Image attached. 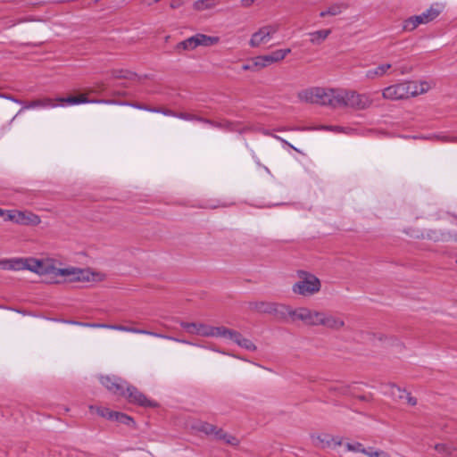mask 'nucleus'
Instances as JSON below:
<instances>
[{"label": "nucleus", "instance_id": "obj_1", "mask_svg": "<svg viewBox=\"0 0 457 457\" xmlns=\"http://www.w3.org/2000/svg\"><path fill=\"white\" fill-rule=\"evenodd\" d=\"M34 273L38 275H54V277H64L65 281L69 282H89L96 280V274L87 269L79 268H56L49 261L38 260L35 266Z\"/></svg>", "mask_w": 457, "mask_h": 457}, {"label": "nucleus", "instance_id": "obj_2", "mask_svg": "<svg viewBox=\"0 0 457 457\" xmlns=\"http://www.w3.org/2000/svg\"><path fill=\"white\" fill-rule=\"evenodd\" d=\"M429 88L427 81H405L385 87L382 96L386 100L397 101L427 93Z\"/></svg>", "mask_w": 457, "mask_h": 457}, {"label": "nucleus", "instance_id": "obj_3", "mask_svg": "<svg viewBox=\"0 0 457 457\" xmlns=\"http://www.w3.org/2000/svg\"><path fill=\"white\" fill-rule=\"evenodd\" d=\"M296 276L299 280L292 286L294 294L308 297L320 292L321 283L314 274L305 270H298Z\"/></svg>", "mask_w": 457, "mask_h": 457}, {"label": "nucleus", "instance_id": "obj_4", "mask_svg": "<svg viewBox=\"0 0 457 457\" xmlns=\"http://www.w3.org/2000/svg\"><path fill=\"white\" fill-rule=\"evenodd\" d=\"M285 319L289 317L292 322L302 321L303 324L310 327H318L320 311L307 307L292 308L289 305L283 307Z\"/></svg>", "mask_w": 457, "mask_h": 457}, {"label": "nucleus", "instance_id": "obj_5", "mask_svg": "<svg viewBox=\"0 0 457 457\" xmlns=\"http://www.w3.org/2000/svg\"><path fill=\"white\" fill-rule=\"evenodd\" d=\"M340 95L342 100H340L339 106L349 107L354 110H365L372 104L369 95L360 94L354 90L341 89Z\"/></svg>", "mask_w": 457, "mask_h": 457}, {"label": "nucleus", "instance_id": "obj_6", "mask_svg": "<svg viewBox=\"0 0 457 457\" xmlns=\"http://www.w3.org/2000/svg\"><path fill=\"white\" fill-rule=\"evenodd\" d=\"M341 88L318 87L316 93V104L328 105L333 108L339 107L342 96Z\"/></svg>", "mask_w": 457, "mask_h": 457}, {"label": "nucleus", "instance_id": "obj_7", "mask_svg": "<svg viewBox=\"0 0 457 457\" xmlns=\"http://www.w3.org/2000/svg\"><path fill=\"white\" fill-rule=\"evenodd\" d=\"M4 220L12 221L19 225L36 226L41 222L40 217L31 212L8 210Z\"/></svg>", "mask_w": 457, "mask_h": 457}, {"label": "nucleus", "instance_id": "obj_8", "mask_svg": "<svg viewBox=\"0 0 457 457\" xmlns=\"http://www.w3.org/2000/svg\"><path fill=\"white\" fill-rule=\"evenodd\" d=\"M291 53L290 48L278 49L269 54L259 55L253 58V66L257 69L265 68L274 62H278L285 59V57Z\"/></svg>", "mask_w": 457, "mask_h": 457}, {"label": "nucleus", "instance_id": "obj_9", "mask_svg": "<svg viewBox=\"0 0 457 457\" xmlns=\"http://www.w3.org/2000/svg\"><path fill=\"white\" fill-rule=\"evenodd\" d=\"M100 382L110 393L119 396L126 395L128 382L121 378L114 375L102 376Z\"/></svg>", "mask_w": 457, "mask_h": 457}, {"label": "nucleus", "instance_id": "obj_10", "mask_svg": "<svg viewBox=\"0 0 457 457\" xmlns=\"http://www.w3.org/2000/svg\"><path fill=\"white\" fill-rule=\"evenodd\" d=\"M283 307H287V305L271 302H252L249 303V308L252 311L259 313L275 314L281 319H285V310Z\"/></svg>", "mask_w": 457, "mask_h": 457}, {"label": "nucleus", "instance_id": "obj_11", "mask_svg": "<svg viewBox=\"0 0 457 457\" xmlns=\"http://www.w3.org/2000/svg\"><path fill=\"white\" fill-rule=\"evenodd\" d=\"M278 30V25L277 24L263 26L252 35L249 45L252 47H257L263 43H267Z\"/></svg>", "mask_w": 457, "mask_h": 457}, {"label": "nucleus", "instance_id": "obj_12", "mask_svg": "<svg viewBox=\"0 0 457 457\" xmlns=\"http://www.w3.org/2000/svg\"><path fill=\"white\" fill-rule=\"evenodd\" d=\"M319 326L338 331L345 327V323L341 316L320 311Z\"/></svg>", "mask_w": 457, "mask_h": 457}, {"label": "nucleus", "instance_id": "obj_13", "mask_svg": "<svg viewBox=\"0 0 457 457\" xmlns=\"http://www.w3.org/2000/svg\"><path fill=\"white\" fill-rule=\"evenodd\" d=\"M126 395H121L125 397L129 403H136L141 406H152L153 403L149 401L146 396L137 390V387L131 385H127L125 389Z\"/></svg>", "mask_w": 457, "mask_h": 457}, {"label": "nucleus", "instance_id": "obj_14", "mask_svg": "<svg viewBox=\"0 0 457 457\" xmlns=\"http://www.w3.org/2000/svg\"><path fill=\"white\" fill-rule=\"evenodd\" d=\"M205 124H208V125H210V126H212L213 128L221 129V130L226 131V132L244 133V132H245V131H247L249 129L246 127L244 128V129H240L238 127V123L237 122L230 121L228 120H221L220 121H214V120H209V122H205Z\"/></svg>", "mask_w": 457, "mask_h": 457}, {"label": "nucleus", "instance_id": "obj_15", "mask_svg": "<svg viewBox=\"0 0 457 457\" xmlns=\"http://www.w3.org/2000/svg\"><path fill=\"white\" fill-rule=\"evenodd\" d=\"M58 105L54 103V99L49 98V97H45V98L37 99L29 104H23L22 108L19 111L18 113H21L24 110H30V109H36V108L50 109V108H55Z\"/></svg>", "mask_w": 457, "mask_h": 457}, {"label": "nucleus", "instance_id": "obj_16", "mask_svg": "<svg viewBox=\"0 0 457 457\" xmlns=\"http://www.w3.org/2000/svg\"><path fill=\"white\" fill-rule=\"evenodd\" d=\"M110 329L122 331V332H128V333L147 335V336H151V337H166V336L163 334H159V333L145 330V329L136 328L133 327H127V326H122V325H112V327H110Z\"/></svg>", "mask_w": 457, "mask_h": 457}, {"label": "nucleus", "instance_id": "obj_17", "mask_svg": "<svg viewBox=\"0 0 457 457\" xmlns=\"http://www.w3.org/2000/svg\"><path fill=\"white\" fill-rule=\"evenodd\" d=\"M382 393L392 397L394 400H403L406 395V390L402 389L395 384H386L381 387Z\"/></svg>", "mask_w": 457, "mask_h": 457}, {"label": "nucleus", "instance_id": "obj_18", "mask_svg": "<svg viewBox=\"0 0 457 457\" xmlns=\"http://www.w3.org/2000/svg\"><path fill=\"white\" fill-rule=\"evenodd\" d=\"M0 269L14 271L24 270L23 258L15 257L0 260Z\"/></svg>", "mask_w": 457, "mask_h": 457}, {"label": "nucleus", "instance_id": "obj_19", "mask_svg": "<svg viewBox=\"0 0 457 457\" xmlns=\"http://www.w3.org/2000/svg\"><path fill=\"white\" fill-rule=\"evenodd\" d=\"M390 63H381L375 68L370 69L365 72V78L370 80H373L385 76L387 71L391 69Z\"/></svg>", "mask_w": 457, "mask_h": 457}, {"label": "nucleus", "instance_id": "obj_20", "mask_svg": "<svg viewBox=\"0 0 457 457\" xmlns=\"http://www.w3.org/2000/svg\"><path fill=\"white\" fill-rule=\"evenodd\" d=\"M239 347L244 348L250 352L256 351L257 347L253 342L248 338L244 337L238 331H235L234 336L231 339Z\"/></svg>", "mask_w": 457, "mask_h": 457}, {"label": "nucleus", "instance_id": "obj_21", "mask_svg": "<svg viewBox=\"0 0 457 457\" xmlns=\"http://www.w3.org/2000/svg\"><path fill=\"white\" fill-rule=\"evenodd\" d=\"M444 10V5L440 3H435L428 9L421 12L427 23L434 21Z\"/></svg>", "mask_w": 457, "mask_h": 457}, {"label": "nucleus", "instance_id": "obj_22", "mask_svg": "<svg viewBox=\"0 0 457 457\" xmlns=\"http://www.w3.org/2000/svg\"><path fill=\"white\" fill-rule=\"evenodd\" d=\"M420 24H427L425 21L423 16L421 14L414 15L403 22V29L407 31H412L414 30Z\"/></svg>", "mask_w": 457, "mask_h": 457}, {"label": "nucleus", "instance_id": "obj_23", "mask_svg": "<svg viewBox=\"0 0 457 457\" xmlns=\"http://www.w3.org/2000/svg\"><path fill=\"white\" fill-rule=\"evenodd\" d=\"M317 91L318 87H312L305 90H302L297 94V97L301 102L315 104Z\"/></svg>", "mask_w": 457, "mask_h": 457}, {"label": "nucleus", "instance_id": "obj_24", "mask_svg": "<svg viewBox=\"0 0 457 457\" xmlns=\"http://www.w3.org/2000/svg\"><path fill=\"white\" fill-rule=\"evenodd\" d=\"M197 46H199L198 33L179 42L177 46V48L188 51V50H194Z\"/></svg>", "mask_w": 457, "mask_h": 457}, {"label": "nucleus", "instance_id": "obj_25", "mask_svg": "<svg viewBox=\"0 0 457 457\" xmlns=\"http://www.w3.org/2000/svg\"><path fill=\"white\" fill-rule=\"evenodd\" d=\"M193 428L199 432L204 433L205 435H212L214 436L218 431L217 427L205 421H198L193 426Z\"/></svg>", "mask_w": 457, "mask_h": 457}, {"label": "nucleus", "instance_id": "obj_26", "mask_svg": "<svg viewBox=\"0 0 457 457\" xmlns=\"http://www.w3.org/2000/svg\"><path fill=\"white\" fill-rule=\"evenodd\" d=\"M331 33V29H321L314 32H311L309 35L311 37L310 41L313 45L321 44Z\"/></svg>", "mask_w": 457, "mask_h": 457}, {"label": "nucleus", "instance_id": "obj_27", "mask_svg": "<svg viewBox=\"0 0 457 457\" xmlns=\"http://www.w3.org/2000/svg\"><path fill=\"white\" fill-rule=\"evenodd\" d=\"M56 100L59 102L67 104L69 105L89 104V99L85 95H80L79 96L60 97V98H57Z\"/></svg>", "mask_w": 457, "mask_h": 457}, {"label": "nucleus", "instance_id": "obj_28", "mask_svg": "<svg viewBox=\"0 0 457 457\" xmlns=\"http://www.w3.org/2000/svg\"><path fill=\"white\" fill-rule=\"evenodd\" d=\"M236 330L229 329L224 326L220 327H213L212 333L213 335L212 337H223V338H228L232 339L234 333Z\"/></svg>", "mask_w": 457, "mask_h": 457}, {"label": "nucleus", "instance_id": "obj_29", "mask_svg": "<svg viewBox=\"0 0 457 457\" xmlns=\"http://www.w3.org/2000/svg\"><path fill=\"white\" fill-rule=\"evenodd\" d=\"M345 8H346V5H345L343 4H336L329 6L326 10L321 11L320 12V17H325L327 15L335 16V15L340 14L343 12V10H345Z\"/></svg>", "mask_w": 457, "mask_h": 457}, {"label": "nucleus", "instance_id": "obj_30", "mask_svg": "<svg viewBox=\"0 0 457 457\" xmlns=\"http://www.w3.org/2000/svg\"><path fill=\"white\" fill-rule=\"evenodd\" d=\"M199 46H211L220 42L219 37L207 36L198 33Z\"/></svg>", "mask_w": 457, "mask_h": 457}, {"label": "nucleus", "instance_id": "obj_31", "mask_svg": "<svg viewBox=\"0 0 457 457\" xmlns=\"http://www.w3.org/2000/svg\"><path fill=\"white\" fill-rule=\"evenodd\" d=\"M218 3V0H197L195 2L194 7L197 11H204L213 8Z\"/></svg>", "mask_w": 457, "mask_h": 457}, {"label": "nucleus", "instance_id": "obj_32", "mask_svg": "<svg viewBox=\"0 0 457 457\" xmlns=\"http://www.w3.org/2000/svg\"><path fill=\"white\" fill-rule=\"evenodd\" d=\"M315 129H321V130L331 131L334 133H345V134H351L352 132L354 131V129L352 128L341 127V126H320L319 128H316Z\"/></svg>", "mask_w": 457, "mask_h": 457}, {"label": "nucleus", "instance_id": "obj_33", "mask_svg": "<svg viewBox=\"0 0 457 457\" xmlns=\"http://www.w3.org/2000/svg\"><path fill=\"white\" fill-rule=\"evenodd\" d=\"M89 409L91 411L93 410H96V413L103 417V418H105L109 420H114V416H115V412L116 411H111L110 409L108 408H105V407H95V406H89Z\"/></svg>", "mask_w": 457, "mask_h": 457}, {"label": "nucleus", "instance_id": "obj_34", "mask_svg": "<svg viewBox=\"0 0 457 457\" xmlns=\"http://www.w3.org/2000/svg\"><path fill=\"white\" fill-rule=\"evenodd\" d=\"M215 438L217 439H220V440H223L225 441L227 444L228 445H236L238 444V440L237 437L229 435V434H227L225 432H223L221 429H219L218 428V431L215 435Z\"/></svg>", "mask_w": 457, "mask_h": 457}, {"label": "nucleus", "instance_id": "obj_35", "mask_svg": "<svg viewBox=\"0 0 457 457\" xmlns=\"http://www.w3.org/2000/svg\"><path fill=\"white\" fill-rule=\"evenodd\" d=\"M345 448L349 452L361 453L367 456V453L370 451V447L365 448L362 444L359 442L347 443Z\"/></svg>", "mask_w": 457, "mask_h": 457}, {"label": "nucleus", "instance_id": "obj_36", "mask_svg": "<svg viewBox=\"0 0 457 457\" xmlns=\"http://www.w3.org/2000/svg\"><path fill=\"white\" fill-rule=\"evenodd\" d=\"M177 118L180 119V120H188V121L195 120V121H199V122H202L204 124H205V122H209V119H205V118H203V117H200L197 115H193V114H189V113H186V112H179V114L177 115Z\"/></svg>", "mask_w": 457, "mask_h": 457}, {"label": "nucleus", "instance_id": "obj_37", "mask_svg": "<svg viewBox=\"0 0 457 457\" xmlns=\"http://www.w3.org/2000/svg\"><path fill=\"white\" fill-rule=\"evenodd\" d=\"M212 328L213 326L200 323V325L198 326V330L195 331V335L212 337V336L213 335Z\"/></svg>", "mask_w": 457, "mask_h": 457}, {"label": "nucleus", "instance_id": "obj_38", "mask_svg": "<svg viewBox=\"0 0 457 457\" xmlns=\"http://www.w3.org/2000/svg\"><path fill=\"white\" fill-rule=\"evenodd\" d=\"M113 420H116L120 423H122V424H125L128 426L134 424V420L130 416H129L125 413L118 412V411L115 412Z\"/></svg>", "mask_w": 457, "mask_h": 457}, {"label": "nucleus", "instance_id": "obj_39", "mask_svg": "<svg viewBox=\"0 0 457 457\" xmlns=\"http://www.w3.org/2000/svg\"><path fill=\"white\" fill-rule=\"evenodd\" d=\"M112 76L115 79H132L136 74L129 71L113 70L112 71Z\"/></svg>", "mask_w": 457, "mask_h": 457}, {"label": "nucleus", "instance_id": "obj_40", "mask_svg": "<svg viewBox=\"0 0 457 457\" xmlns=\"http://www.w3.org/2000/svg\"><path fill=\"white\" fill-rule=\"evenodd\" d=\"M200 325V323H195V322H185V321H181L180 322V326L189 334H194L195 335V331L198 330V326Z\"/></svg>", "mask_w": 457, "mask_h": 457}, {"label": "nucleus", "instance_id": "obj_41", "mask_svg": "<svg viewBox=\"0 0 457 457\" xmlns=\"http://www.w3.org/2000/svg\"><path fill=\"white\" fill-rule=\"evenodd\" d=\"M119 104H120V105H129V106H131V107H133L135 109L143 110V111H146V112H157L156 108H154V107H147L145 105H143V104H136V103H119Z\"/></svg>", "mask_w": 457, "mask_h": 457}, {"label": "nucleus", "instance_id": "obj_42", "mask_svg": "<svg viewBox=\"0 0 457 457\" xmlns=\"http://www.w3.org/2000/svg\"><path fill=\"white\" fill-rule=\"evenodd\" d=\"M368 457H391L390 454L383 450L375 449L374 447H370L369 453H367Z\"/></svg>", "mask_w": 457, "mask_h": 457}, {"label": "nucleus", "instance_id": "obj_43", "mask_svg": "<svg viewBox=\"0 0 457 457\" xmlns=\"http://www.w3.org/2000/svg\"><path fill=\"white\" fill-rule=\"evenodd\" d=\"M37 262V259L36 258H23L24 270H28L29 271L34 272Z\"/></svg>", "mask_w": 457, "mask_h": 457}, {"label": "nucleus", "instance_id": "obj_44", "mask_svg": "<svg viewBox=\"0 0 457 457\" xmlns=\"http://www.w3.org/2000/svg\"><path fill=\"white\" fill-rule=\"evenodd\" d=\"M433 137L443 142L457 143V137H449L443 134H436L434 135Z\"/></svg>", "mask_w": 457, "mask_h": 457}, {"label": "nucleus", "instance_id": "obj_45", "mask_svg": "<svg viewBox=\"0 0 457 457\" xmlns=\"http://www.w3.org/2000/svg\"><path fill=\"white\" fill-rule=\"evenodd\" d=\"M320 442L323 444V446L325 445H330L331 443H333L335 445H340L341 440L337 438H333L328 436H326L324 439H320Z\"/></svg>", "mask_w": 457, "mask_h": 457}, {"label": "nucleus", "instance_id": "obj_46", "mask_svg": "<svg viewBox=\"0 0 457 457\" xmlns=\"http://www.w3.org/2000/svg\"><path fill=\"white\" fill-rule=\"evenodd\" d=\"M156 111L157 112H154V113H162V115L169 116V117H175V118H177V115L179 114V112H173L172 110H170V109L156 108Z\"/></svg>", "mask_w": 457, "mask_h": 457}, {"label": "nucleus", "instance_id": "obj_47", "mask_svg": "<svg viewBox=\"0 0 457 457\" xmlns=\"http://www.w3.org/2000/svg\"><path fill=\"white\" fill-rule=\"evenodd\" d=\"M435 449L441 453H451L450 448L445 444H436Z\"/></svg>", "mask_w": 457, "mask_h": 457}, {"label": "nucleus", "instance_id": "obj_48", "mask_svg": "<svg viewBox=\"0 0 457 457\" xmlns=\"http://www.w3.org/2000/svg\"><path fill=\"white\" fill-rule=\"evenodd\" d=\"M110 327H112V325L103 324V323H87V322H86V324L84 325V328H108V329H110Z\"/></svg>", "mask_w": 457, "mask_h": 457}, {"label": "nucleus", "instance_id": "obj_49", "mask_svg": "<svg viewBox=\"0 0 457 457\" xmlns=\"http://www.w3.org/2000/svg\"><path fill=\"white\" fill-rule=\"evenodd\" d=\"M89 104H116L118 103L116 101H113V100L89 99Z\"/></svg>", "mask_w": 457, "mask_h": 457}, {"label": "nucleus", "instance_id": "obj_50", "mask_svg": "<svg viewBox=\"0 0 457 457\" xmlns=\"http://www.w3.org/2000/svg\"><path fill=\"white\" fill-rule=\"evenodd\" d=\"M0 98H4V99L9 100V101H12V102H13L15 104H23L22 101L13 97L11 95L0 94Z\"/></svg>", "mask_w": 457, "mask_h": 457}, {"label": "nucleus", "instance_id": "obj_51", "mask_svg": "<svg viewBox=\"0 0 457 457\" xmlns=\"http://www.w3.org/2000/svg\"><path fill=\"white\" fill-rule=\"evenodd\" d=\"M165 336H166V337H162L163 339L172 340V341L182 343V344H186V345H195V344H192L189 341H187V340H184V339H179V338H176V337H170V336H167V335H165Z\"/></svg>", "mask_w": 457, "mask_h": 457}, {"label": "nucleus", "instance_id": "obj_52", "mask_svg": "<svg viewBox=\"0 0 457 457\" xmlns=\"http://www.w3.org/2000/svg\"><path fill=\"white\" fill-rule=\"evenodd\" d=\"M404 399H406L407 403L411 405V406H414L417 404V400L415 397L411 396L410 393H408L406 391V395L404 396Z\"/></svg>", "mask_w": 457, "mask_h": 457}, {"label": "nucleus", "instance_id": "obj_53", "mask_svg": "<svg viewBox=\"0 0 457 457\" xmlns=\"http://www.w3.org/2000/svg\"><path fill=\"white\" fill-rule=\"evenodd\" d=\"M308 128H280L278 129V131H287V130H307Z\"/></svg>", "mask_w": 457, "mask_h": 457}, {"label": "nucleus", "instance_id": "obj_54", "mask_svg": "<svg viewBox=\"0 0 457 457\" xmlns=\"http://www.w3.org/2000/svg\"><path fill=\"white\" fill-rule=\"evenodd\" d=\"M65 324L75 325V326H79V327H83L84 328V325L86 324V322H81V321H77V320H70V321H65Z\"/></svg>", "mask_w": 457, "mask_h": 457}, {"label": "nucleus", "instance_id": "obj_55", "mask_svg": "<svg viewBox=\"0 0 457 457\" xmlns=\"http://www.w3.org/2000/svg\"><path fill=\"white\" fill-rule=\"evenodd\" d=\"M281 144L284 145V146H288L292 149H294L295 151L300 153V150L297 149L295 146H294L293 145H291L288 141H287L286 139L283 138V140L281 141Z\"/></svg>", "mask_w": 457, "mask_h": 457}, {"label": "nucleus", "instance_id": "obj_56", "mask_svg": "<svg viewBox=\"0 0 457 457\" xmlns=\"http://www.w3.org/2000/svg\"><path fill=\"white\" fill-rule=\"evenodd\" d=\"M242 70L243 71H249V70L254 71V70H258V69L255 66H253V64H244L242 66Z\"/></svg>", "mask_w": 457, "mask_h": 457}, {"label": "nucleus", "instance_id": "obj_57", "mask_svg": "<svg viewBox=\"0 0 457 457\" xmlns=\"http://www.w3.org/2000/svg\"><path fill=\"white\" fill-rule=\"evenodd\" d=\"M255 0H242V5L245 7L250 6Z\"/></svg>", "mask_w": 457, "mask_h": 457}, {"label": "nucleus", "instance_id": "obj_58", "mask_svg": "<svg viewBox=\"0 0 457 457\" xmlns=\"http://www.w3.org/2000/svg\"><path fill=\"white\" fill-rule=\"evenodd\" d=\"M53 321L60 322L65 324V321H70V320H64V319H50Z\"/></svg>", "mask_w": 457, "mask_h": 457}, {"label": "nucleus", "instance_id": "obj_59", "mask_svg": "<svg viewBox=\"0 0 457 457\" xmlns=\"http://www.w3.org/2000/svg\"><path fill=\"white\" fill-rule=\"evenodd\" d=\"M262 133L266 136H270L272 137V133L270 131V130H267V129H263L262 130Z\"/></svg>", "mask_w": 457, "mask_h": 457}, {"label": "nucleus", "instance_id": "obj_60", "mask_svg": "<svg viewBox=\"0 0 457 457\" xmlns=\"http://www.w3.org/2000/svg\"><path fill=\"white\" fill-rule=\"evenodd\" d=\"M272 137H274L275 139H277L279 142H281L283 140V137H279L278 135L272 134Z\"/></svg>", "mask_w": 457, "mask_h": 457}, {"label": "nucleus", "instance_id": "obj_61", "mask_svg": "<svg viewBox=\"0 0 457 457\" xmlns=\"http://www.w3.org/2000/svg\"><path fill=\"white\" fill-rule=\"evenodd\" d=\"M272 137H274L275 139H277L279 142H281L283 140V137H279L278 135L272 134Z\"/></svg>", "mask_w": 457, "mask_h": 457}, {"label": "nucleus", "instance_id": "obj_62", "mask_svg": "<svg viewBox=\"0 0 457 457\" xmlns=\"http://www.w3.org/2000/svg\"><path fill=\"white\" fill-rule=\"evenodd\" d=\"M6 216V211L0 209V217H5Z\"/></svg>", "mask_w": 457, "mask_h": 457}, {"label": "nucleus", "instance_id": "obj_63", "mask_svg": "<svg viewBox=\"0 0 457 457\" xmlns=\"http://www.w3.org/2000/svg\"><path fill=\"white\" fill-rule=\"evenodd\" d=\"M211 349H212V351H215V352L220 353H222V354H226V353H225V352L219 351V350H216V349H214V348H211Z\"/></svg>", "mask_w": 457, "mask_h": 457}, {"label": "nucleus", "instance_id": "obj_64", "mask_svg": "<svg viewBox=\"0 0 457 457\" xmlns=\"http://www.w3.org/2000/svg\"><path fill=\"white\" fill-rule=\"evenodd\" d=\"M232 356H233V357L237 358V356H236V355H232ZM238 359H240V357H238ZM241 360H242V361H245V358H241Z\"/></svg>", "mask_w": 457, "mask_h": 457}]
</instances>
